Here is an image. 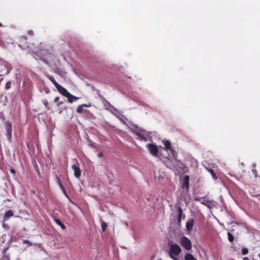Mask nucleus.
Here are the masks:
<instances>
[{
  "label": "nucleus",
  "mask_w": 260,
  "mask_h": 260,
  "mask_svg": "<svg viewBox=\"0 0 260 260\" xmlns=\"http://www.w3.org/2000/svg\"><path fill=\"white\" fill-rule=\"evenodd\" d=\"M170 256L172 255H178L181 252V249L177 244L172 242H169Z\"/></svg>",
  "instance_id": "1"
},
{
  "label": "nucleus",
  "mask_w": 260,
  "mask_h": 260,
  "mask_svg": "<svg viewBox=\"0 0 260 260\" xmlns=\"http://www.w3.org/2000/svg\"><path fill=\"white\" fill-rule=\"evenodd\" d=\"M182 246L187 250H190L192 248L191 241L186 237L183 236L180 239Z\"/></svg>",
  "instance_id": "2"
},
{
  "label": "nucleus",
  "mask_w": 260,
  "mask_h": 260,
  "mask_svg": "<svg viewBox=\"0 0 260 260\" xmlns=\"http://www.w3.org/2000/svg\"><path fill=\"white\" fill-rule=\"evenodd\" d=\"M137 129L134 130V133L139 137V139L141 140H144L145 141H147V134H145V131L142 129V128H138L137 126Z\"/></svg>",
  "instance_id": "3"
},
{
  "label": "nucleus",
  "mask_w": 260,
  "mask_h": 260,
  "mask_svg": "<svg viewBox=\"0 0 260 260\" xmlns=\"http://www.w3.org/2000/svg\"><path fill=\"white\" fill-rule=\"evenodd\" d=\"M147 148H148L149 152L153 156H158V150L157 146L154 144L151 143H148L147 146Z\"/></svg>",
  "instance_id": "4"
},
{
  "label": "nucleus",
  "mask_w": 260,
  "mask_h": 260,
  "mask_svg": "<svg viewBox=\"0 0 260 260\" xmlns=\"http://www.w3.org/2000/svg\"><path fill=\"white\" fill-rule=\"evenodd\" d=\"M6 136L7 137L9 141H11L12 138V124L9 121H7L6 122Z\"/></svg>",
  "instance_id": "5"
},
{
  "label": "nucleus",
  "mask_w": 260,
  "mask_h": 260,
  "mask_svg": "<svg viewBox=\"0 0 260 260\" xmlns=\"http://www.w3.org/2000/svg\"><path fill=\"white\" fill-rule=\"evenodd\" d=\"M76 161V164L73 165L72 166V169L74 170V176L77 178H79L81 176V171L79 168V164L76 159H75Z\"/></svg>",
  "instance_id": "6"
},
{
  "label": "nucleus",
  "mask_w": 260,
  "mask_h": 260,
  "mask_svg": "<svg viewBox=\"0 0 260 260\" xmlns=\"http://www.w3.org/2000/svg\"><path fill=\"white\" fill-rule=\"evenodd\" d=\"M162 142L165 146V149L167 150H171V152L172 153L173 155L174 156L176 155V152L174 149H171V141L168 140H164L162 141Z\"/></svg>",
  "instance_id": "7"
},
{
  "label": "nucleus",
  "mask_w": 260,
  "mask_h": 260,
  "mask_svg": "<svg viewBox=\"0 0 260 260\" xmlns=\"http://www.w3.org/2000/svg\"><path fill=\"white\" fill-rule=\"evenodd\" d=\"M189 176L188 175H185L182 181L181 187L182 188H185L186 191H188L189 188Z\"/></svg>",
  "instance_id": "8"
},
{
  "label": "nucleus",
  "mask_w": 260,
  "mask_h": 260,
  "mask_svg": "<svg viewBox=\"0 0 260 260\" xmlns=\"http://www.w3.org/2000/svg\"><path fill=\"white\" fill-rule=\"evenodd\" d=\"M57 90L63 96L66 97L67 96H70V93L68 91V90L61 86L60 85L58 84L56 87H55Z\"/></svg>",
  "instance_id": "9"
},
{
  "label": "nucleus",
  "mask_w": 260,
  "mask_h": 260,
  "mask_svg": "<svg viewBox=\"0 0 260 260\" xmlns=\"http://www.w3.org/2000/svg\"><path fill=\"white\" fill-rule=\"evenodd\" d=\"M194 224V219L193 218L189 219L186 222V228L188 232H191L193 230Z\"/></svg>",
  "instance_id": "10"
},
{
  "label": "nucleus",
  "mask_w": 260,
  "mask_h": 260,
  "mask_svg": "<svg viewBox=\"0 0 260 260\" xmlns=\"http://www.w3.org/2000/svg\"><path fill=\"white\" fill-rule=\"evenodd\" d=\"M103 103H107L108 105V107H107L106 109H108L111 112L116 114V113H118V110L112 105H111L104 98H103Z\"/></svg>",
  "instance_id": "11"
},
{
  "label": "nucleus",
  "mask_w": 260,
  "mask_h": 260,
  "mask_svg": "<svg viewBox=\"0 0 260 260\" xmlns=\"http://www.w3.org/2000/svg\"><path fill=\"white\" fill-rule=\"evenodd\" d=\"M103 103H107L108 105V107H107L106 109H108L111 112L116 114V113H118V110L112 105H111L104 98H103Z\"/></svg>",
  "instance_id": "12"
},
{
  "label": "nucleus",
  "mask_w": 260,
  "mask_h": 260,
  "mask_svg": "<svg viewBox=\"0 0 260 260\" xmlns=\"http://www.w3.org/2000/svg\"><path fill=\"white\" fill-rule=\"evenodd\" d=\"M177 210V213H178L177 220H178V221L180 222L181 221V218L184 219L185 218V216L184 214H183V211H182V209L181 207H180V206L178 207Z\"/></svg>",
  "instance_id": "13"
},
{
  "label": "nucleus",
  "mask_w": 260,
  "mask_h": 260,
  "mask_svg": "<svg viewBox=\"0 0 260 260\" xmlns=\"http://www.w3.org/2000/svg\"><path fill=\"white\" fill-rule=\"evenodd\" d=\"M45 76L48 78L53 84V85L56 87L59 84L56 82L54 77L53 76L50 75L48 73L45 72L44 73Z\"/></svg>",
  "instance_id": "14"
},
{
  "label": "nucleus",
  "mask_w": 260,
  "mask_h": 260,
  "mask_svg": "<svg viewBox=\"0 0 260 260\" xmlns=\"http://www.w3.org/2000/svg\"><path fill=\"white\" fill-rule=\"evenodd\" d=\"M14 215V212L12 210H9L7 211L4 215V221L7 220L10 217H12Z\"/></svg>",
  "instance_id": "15"
},
{
  "label": "nucleus",
  "mask_w": 260,
  "mask_h": 260,
  "mask_svg": "<svg viewBox=\"0 0 260 260\" xmlns=\"http://www.w3.org/2000/svg\"><path fill=\"white\" fill-rule=\"evenodd\" d=\"M66 98L68 99V101L70 103H73L75 101H76V100H78L79 99V98L71 94V93H70V96L68 95L66 96Z\"/></svg>",
  "instance_id": "16"
},
{
  "label": "nucleus",
  "mask_w": 260,
  "mask_h": 260,
  "mask_svg": "<svg viewBox=\"0 0 260 260\" xmlns=\"http://www.w3.org/2000/svg\"><path fill=\"white\" fill-rule=\"evenodd\" d=\"M185 260H197V259L190 253H187L184 256Z\"/></svg>",
  "instance_id": "17"
},
{
  "label": "nucleus",
  "mask_w": 260,
  "mask_h": 260,
  "mask_svg": "<svg viewBox=\"0 0 260 260\" xmlns=\"http://www.w3.org/2000/svg\"><path fill=\"white\" fill-rule=\"evenodd\" d=\"M54 221L58 225L61 227L62 230L66 229L65 225L59 219L55 218Z\"/></svg>",
  "instance_id": "18"
},
{
  "label": "nucleus",
  "mask_w": 260,
  "mask_h": 260,
  "mask_svg": "<svg viewBox=\"0 0 260 260\" xmlns=\"http://www.w3.org/2000/svg\"><path fill=\"white\" fill-rule=\"evenodd\" d=\"M207 170H208V172L211 175L212 178L214 180H216L217 179V177L216 174L215 173L214 171L211 169H207Z\"/></svg>",
  "instance_id": "19"
},
{
  "label": "nucleus",
  "mask_w": 260,
  "mask_h": 260,
  "mask_svg": "<svg viewBox=\"0 0 260 260\" xmlns=\"http://www.w3.org/2000/svg\"><path fill=\"white\" fill-rule=\"evenodd\" d=\"M59 97L58 96L56 97L54 99V102L56 104L58 107L63 104V102H59Z\"/></svg>",
  "instance_id": "20"
},
{
  "label": "nucleus",
  "mask_w": 260,
  "mask_h": 260,
  "mask_svg": "<svg viewBox=\"0 0 260 260\" xmlns=\"http://www.w3.org/2000/svg\"><path fill=\"white\" fill-rule=\"evenodd\" d=\"M227 235H228V240L230 242H233V241H234V236L232 235V234H231L230 233L228 232L227 233Z\"/></svg>",
  "instance_id": "21"
},
{
  "label": "nucleus",
  "mask_w": 260,
  "mask_h": 260,
  "mask_svg": "<svg viewBox=\"0 0 260 260\" xmlns=\"http://www.w3.org/2000/svg\"><path fill=\"white\" fill-rule=\"evenodd\" d=\"M11 85H12V83L10 81H8L6 84V85H5V89L6 90H8L9 89H10L11 87Z\"/></svg>",
  "instance_id": "22"
},
{
  "label": "nucleus",
  "mask_w": 260,
  "mask_h": 260,
  "mask_svg": "<svg viewBox=\"0 0 260 260\" xmlns=\"http://www.w3.org/2000/svg\"><path fill=\"white\" fill-rule=\"evenodd\" d=\"M83 107L81 105H79L77 107V112L78 113H83Z\"/></svg>",
  "instance_id": "23"
},
{
  "label": "nucleus",
  "mask_w": 260,
  "mask_h": 260,
  "mask_svg": "<svg viewBox=\"0 0 260 260\" xmlns=\"http://www.w3.org/2000/svg\"><path fill=\"white\" fill-rule=\"evenodd\" d=\"M56 179L57 180L58 183L60 188L61 189V190L64 189V188L62 184L61 183V181H60L58 177L57 176H56Z\"/></svg>",
  "instance_id": "24"
},
{
  "label": "nucleus",
  "mask_w": 260,
  "mask_h": 260,
  "mask_svg": "<svg viewBox=\"0 0 260 260\" xmlns=\"http://www.w3.org/2000/svg\"><path fill=\"white\" fill-rule=\"evenodd\" d=\"M243 255H246L248 253V249L247 248L244 247L241 250Z\"/></svg>",
  "instance_id": "25"
},
{
  "label": "nucleus",
  "mask_w": 260,
  "mask_h": 260,
  "mask_svg": "<svg viewBox=\"0 0 260 260\" xmlns=\"http://www.w3.org/2000/svg\"><path fill=\"white\" fill-rule=\"evenodd\" d=\"M107 224L105 222L102 223V230L103 232H104L107 229Z\"/></svg>",
  "instance_id": "26"
},
{
  "label": "nucleus",
  "mask_w": 260,
  "mask_h": 260,
  "mask_svg": "<svg viewBox=\"0 0 260 260\" xmlns=\"http://www.w3.org/2000/svg\"><path fill=\"white\" fill-rule=\"evenodd\" d=\"M2 260H10L8 255H5L3 256Z\"/></svg>",
  "instance_id": "27"
},
{
  "label": "nucleus",
  "mask_w": 260,
  "mask_h": 260,
  "mask_svg": "<svg viewBox=\"0 0 260 260\" xmlns=\"http://www.w3.org/2000/svg\"><path fill=\"white\" fill-rule=\"evenodd\" d=\"M49 103L47 101H45L44 102V105L45 106V108L47 109V110H49Z\"/></svg>",
  "instance_id": "28"
},
{
  "label": "nucleus",
  "mask_w": 260,
  "mask_h": 260,
  "mask_svg": "<svg viewBox=\"0 0 260 260\" xmlns=\"http://www.w3.org/2000/svg\"><path fill=\"white\" fill-rule=\"evenodd\" d=\"M23 243H27V244H28L29 246H31L32 245V244L28 240H25L23 241Z\"/></svg>",
  "instance_id": "29"
},
{
  "label": "nucleus",
  "mask_w": 260,
  "mask_h": 260,
  "mask_svg": "<svg viewBox=\"0 0 260 260\" xmlns=\"http://www.w3.org/2000/svg\"><path fill=\"white\" fill-rule=\"evenodd\" d=\"M170 257L171 258H172L173 260H180V259H179L178 258L176 257L175 256V255H171L170 256Z\"/></svg>",
  "instance_id": "30"
},
{
  "label": "nucleus",
  "mask_w": 260,
  "mask_h": 260,
  "mask_svg": "<svg viewBox=\"0 0 260 260\" xmlns=\"http://www.w3.org/2000/svg\"><path fill=\"white\" fill-rule=\"evenodd\" d=\"M252 173H253V174L254 175L255 177H257V172H256V170L255 169H253L252 170Z\"/></svg>",
  "instance_id": "31"
},
{
  "label": "nucleus",
  "mask_w": 260,
  "mask_h": 260,
  "mask_svg": "<svg viewBox=\"0 0 260 260\" xmlns=\"http://www.w3.org/2000/svg\"><path fill=\"white\" fill-rule=\"evenodd\" d=\"M202 198H203L202 197H197L194 198V200L197 201H200L201 200V199Z\"/></svg>",
  "instance_id": "32"
},
{
  "label": "nucleus",
  "mask_w": 260,
  "mask_h": 260,
  "mask_svg": "<svg viewBox=\"0 0 260 260\" xmlns=\"http://www.w3.org/2000/svg\"><path fill=\"white\" fill-rule=\"evenodd\" d=\"M10 172L13 174H15L16 173L15 170L14 169H11L10 170Z\"/></svg>",
  "instance_id": "33"
},
{
  "label": "nucleus",
  "mask_w": 260,
  "mask_h": 260,
  "mask_svg": "<svg viewBox=\"0 0 260 260\" xmlns=\"http://www.w3.org/2000/svg\"><path fill=\"white\" fill-rule=\"evenodd\" d=\"M62 191H63V193L64 194V195H65L67 197L69 198V196L68 195L67 193L66 192V189H62Z\"/></svg>",
  "instance_id": "34"
},
{
  "label": "nucleus",
  "mask_w": 260,
  "mask_h": 260,
  "mask_svg": "<svg viewBox=\"0 0 260 260\" xmlns=\"http://www.w3.org/2000/svg\"><path fill=\"white\" fill-rule=\"evenodd\" d=\"M8 248H9V247L3 248V251H2L3 253H5L6 252V251H7V250L8 249Z\"/></svg>",
  "instance_id": "35"
},
{
  "label": "nucleus",
  "mask_w": 260,
  "mask_h": 260,
  "mask_svg": "<svg viewBox=\"0 0 260 260\" xmlns=\"http://www.w3.org/2000/svg\"><path fill=\"white\" fill-rule=\"evenodd\" d=\"M21 39L22 40H27V37H26V36H22V37H21Z\"/></svg>",
  "instance_id": "36"
},
{
  "label": "nucleus",
  "mask_w": 260,
  "mask_h": 260,
  "mask_svg": "<svg viewBox=\"0 0 260 260\" xmlns=\"http://www.w3.org/2000/svg\"><path fill=\"white\" fill-rule=\"evenodd\" d=\"M33 34V31L31 30H29L28 31V34L29 35H32Z\"/></svg>",
  "instance_id": "37"
},
{
  "label": "nucleus",
  "mask_w": 260,
  "mask_h": 260,
  "mask_svg": "<svg viewBox=\"0 0 260 260\" xmlns=\"http://www.w3.org/2000/svg\"><path fill=\"white\" fill-rule=\"evenodd\" d=\"M90 143L89 145L92 147H94V143L91 140H90Z\"/></svg>",
  "instance_id": "38"
},
{
  "label": "nucleus",
  "mask_w": 260,
  "mask_h": 260,
  "mask_svg": "<svg viewBox=\"0 0 260 260\" xmlns=\"http://www.w3.org/2000/svg\"><path fill=\"white\" fill-rule=\"evenodd\" d=\"M0 46H4V43L2 40H0Z\"/></svg>",
  "instance_id": "39"
},
{
  "label": "nucleus",
  "mask_w": 260,
  "mask_h": 260,
  "mask_svg": "<svg viewBox=\"0 0 260 260\" xmlns=\"http://www.w3.org/2000/svg\"><path fill=\"white\" fill-rule=\"evenodd\" d=\"M83 107H88L89 105H87L86 104H83L81 105Z\"/></svg>",
  "instance_id": "40"
},
{
  "label": "nucleus",
  "mask_w": 260,
  "mask_h": 260,
  "mask_svg": "<svg viewBox=\"0 0 260 260\" xmlns=\"http://www.w3.org/2000/svg\"><path fill=\"white\" fill-rule=\"evenodd\" d=\"M207 202H209V201H203L202 202V204H203V205H207Z\"/></svg>",
  "instance_id": "41"
},
{
  "label": "nucleus",
  "mask_w": 260,
  "mask_h": 260,
  "mask_svg": "<svg viewBox=\"0 0 260 260\" xmlns=\"http://www.w3.org/2000/svg\"><path fill=\"white\" fill-rule=\"evenodd\" d=\"M243 260H249V258L247 257H244Z\"/></svg>",
  "instance_id": "42"
},
{
  "label": "nucleus",
  "mask_w": 260,
  "mask_h": 260,
  "mask_svg": "<svg viewBox=\"0 0 260 260\" xmlns=\"http://www.w3.org/2000/svg\"><path fill=\"white\" fill-rule=\"evenodd\" d=\"M103 104H104L105 107H106V108L108 107V105L107 103H103Z\"/></svg>",
  "instance_id": "43"
},
{
  "label": "nucleus",
  "mask_w": 260,
  "mask_h": 260,
  "mask_svg": "<svg viewBox=\"0 0 260 260\" xmlns=\"http://www.w3.org/2000/svg\"><path fill=\"white\" fill-rule=\"evenodd\" d=\"M98 156H103V153L102 152H100L98 154Z\"/></svg>",
  "instance_id": "44"
},
{
  "label": "nucleus",
  "mask_w": 260,
  "mask_h": 260,
  "mask_svg": "<svg viewBox=\"0 0 260 260\" xmlns=\"http://www.w3.org/2000/svg\"><path fill=\"white\" fill-rule=\"evenodd\" d=\"M255 166H256V164H252V167H253V168H254L255 167Z\"/></svg>",
  "instance_id": "45"
},
{
  "label": "nucleus",
  "mask_w": 260,
  "mask_h": 260,
  "mask_svg": "<svg viewBox=\"0 0 260 260\" xmlns=\"http://www.w3.org/2000/svg\"><path fill=\"white\" fill-rule=\"evenodd\" d=\"M64 101H65V99H63V100H61V101H60L59 102H63V103Z\"/></svg>",
  "instance_id": "46"
},
{
  "label": "nucleus",
  "mask_w": 260,
  "mask_h": 260,
  "mask_svg": "<svg viewBox=\"0 0 260 260\" xmlns=\"http://www.w3.org/2000/svg\"><path fill=\"white\" fill-rule=\"evenodd\" d=\"M229 174L231 176H232V177H233V176H234V175H233V174H232L229 173Z\"/></svg>",
  "instance_id": "47"
},
{
  "label": "nucleus",
  "mask_w": 260,
  "mask_h": 260,
  "mask_svg": "<svg viewBox=\"0 0 260 260\" xmlns=\"http://www.w3.org/2000/svg\"><path fill=\"white\" fill-rule=\"evenodd\" d=\"M55 73H57V74H59L60 73H59L58 71H55Z\"/></svg>",
  "instance_id": "48"
},
{
  "label": "nucleus",
  "mask_w": 260,
  "mask_h": 260,
  "mask_svg": "<svg viewBox=\"0 0 260 260\" xmlns=\"http://www.w3.org/2000/svg\"><path fill=\"white\" fill-rule=\"evenodd\" d=\"M125 225H126V226H128V224L127 222L125 223Z\"/></svg>",
  "instance_id": "49"
},
{
  "label": "nucleus",
  "mask_w": 260,
  "mask_h": 260,
  "mask_svg": "<svg viewBox=\"0 0 260 260\" xmlns=\"http://www.w3.org/2000/svg\"><path fill=\"white\" fill-rule=\"evenodd\" d=\"M2 24L0 23V26H2Z\"/></svg>",
  "instance_id": "50"
},
{
  "label": "nucleus",
  "mask_w": 260,
  "mask_h": 260,
  "mask_svg": "<svg viewBox=\"0 0 260 260\" xmlns=\"http://www.w3.org/2000/svg\"><path fill=\"white\" fill-rule=\"evenodd\" d=\"M259 257H260V254H258Z\"/></svg>",
  "instance_id": "51"
}]
</instances>
